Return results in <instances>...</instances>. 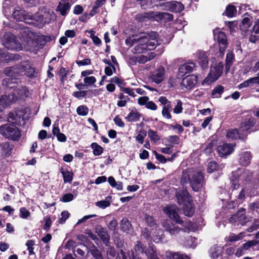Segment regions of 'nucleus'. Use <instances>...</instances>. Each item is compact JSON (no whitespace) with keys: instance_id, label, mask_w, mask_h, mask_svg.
<instances>
[{"instance_id":"f3484780","label":"nucleus","mask_w":259,"mask_h":259,"mask_svg":"<svg viewBox=\"0 0 259 259\" xmlns=\"http://www.w3.org/2000/svg\"><path fill=\"white\" fill-rule=\"evenodd\" d=\"M196 62L199 64L202 69L207 67L208 65V56L204 51H198L195 53Z\"/></svg>"},{"instance_id":"052dcab7","label":"nucleus","mask_w":259,"mask_h":259,"mask_svg":"<svg viewBox=\"0 0 259 259\" xmlns=\"http://www.w3.org/2000/svg\"><path fill=\"white\" fill-rule=\"evenodd\" d=\"M215 145L214 142H211L209 143H208L206 147L204 149V152L207 154L208 155L210 154L212 152V149L213 146Z\"/></svg>"},{"instance_id":"72a5a7b5","label":"nucleus","mask_w":259,"mask_h":259,"mask_svg":"<svg viewBox=\"0 0 259 259\" xmlns=\"http://www.w3.org/2000/svg\"><path fill=\"white\" fill-rule=\"evenodd\" d=\"M140 115L138 112L132 111L125 118L129 122H134L138 121L140 119Z\"/></svg>"},{"instance_id":"49530a36","label":"nucleus","mask_w":259,"mask_h":259,"mask_svg":"<svg viewBox=\"0 0 259 259\" xmlns=\"http://www.w3.org/2000/svg\"><path fill=\"white\" fill-rule=\"evenodd\" d=\"M96 205L98 207L104 209L110 206V202L107 199H106L105 200L97 202Z\"/></svg>"},{"instance_id":"39448f33","label":"nucleus","mask_w":259,"mask_h":259,"mask_svg":"<svg viewBox=\"0 0 259 259\" xmlns=\"http://www.w3.org/2000/svg\"><path fill=\"white\" fill-rule=\"evenodd\" d=\"M163 210L170 219L175 221L176 223L182 225L185 228L184 229L185 232H194L197 230V226L196 224L190 222L187 219L183 220L180 217L178 213V208L176 206H167L163 209Z\"/></svg>"},{"instance_id":"4d7b16f0","label":"nucleus","mask_w":259,"mask_h":259,"mask_svg":"<svg viewBox=\"0 0 259 259\" xmlns=\"http://www.w3.org/2000/svg\"><path fill=\"white\" fill-rule=\"evenodd\" d=\"M145 219L149 226L150 227H154L156 226V224L153 217L148 215H146Z\"/></svg>"},{"instance_id":"864d4df0","label":"nucleus","mask_w":259,"mask_h":259,"mask_svg":"<svg viewBox=\"0 0 259 259\" xmlns=\"http://www.w3.org/2000/svg\"><path fill=\"white\" fill-rule=\"evenodd\" d=\"M183 111L182 102L181 100H178L177 101V105L174 109V112L176 114H180Z\"/></svg>"},{"instance_id":"c9c22d12","label":"nucleus","mask_w":259,"mask_h":259,"mask_svg":"<svg viewBox=\"0 0 259 259\" xmlns=\"http://www.w3.org/2000/svg\"><path fill=\"white\" fill-rule=\"evenodd\" d=\"M227 137L229 139H240V135L237 129H230L229 130L226 135Z\"/></svg>"},{"instance_id":"ddd939ff","label":"nucleus","mask_w":259,"mask_h":259,"mask_svg":"<svg viewBox=\"0 0 259 259\" xmlns=\"http://www.w3.org/2000/svg\"><path fill=\"white\" fill-rule=\"evenodd\" d=\"M5 39L6 40L5 46L8 49L16 51L21 49V45L14 35L11 33L7 34L5 36Z\"/></svg>"},{"instance_id":"4c0bfd02","label":"nucleus","mask_w":259,"mask_h":259,"mask_svg":"<svg viewBox=\"0 0 259 259\" xmlns=\"http://www.w3.org/2000/svg\"><path fill=\"white\" fill-rule=\"evenodd\" d=\"M154 57V55L153 53H150L147 56L142 55L138 57V62L139 63H145L148 61L152 59Z\"/></svg>"},{"instance_id":"4468645a","label":"nucleus","mask_w":259,"mask_h":259,"mask_svg":"<svg viewBox=\"0 0 259 259\" xmlns=\"http://www.w3.org/2000/svg\"><path fill=\"white\" fill-rule=\"evenodd\" d=\"M213 34L219 44L220 53L223 54L227 46L226 36L224 32L220 31L219 29L214 30Z\"/></svg>"},{"instance_id":"2f4dec72","label":"nucleus","mask_w":259,"mask_h":259,"mask_svg":"<svg viewBox=\"0 0 259 259\" xmlns=\"http://www.w3.org/2000/svg\"><path fill=\"white\" fill-rule=\"evenodd\" d=\"M143 251L144 247H143V245L141 242L137 241L135 246L134 250H132V253L134 252V255L136 256V257H140L139 255H140L141 253H143Z\"/></svg>"},{"instance_id":"603ef678","label":"nucleus","mask_w":259,"mask_h":259,"mask_svg":"<svg viewBox=\"0 0 259 259\" xmlns=\"http://www.w3.org/2000/svg\"><path fill=\"white\" fill-rule=\"evenodd\" d=\"M30 215V212L25 207H21L20 209V217L22 219H26Z\"/></svg>"},{"instance_id":"c756f323","label":"nucleus","mask_w":259,"mask_h":259,"mask_svg":"<svg viewBox=\"0 0 259 259\" xmlns=\"http://www.w3.org/2000/svg\"><path fill=\"white\" fill-rule=\"evenodd\" d=\"M145 253L148 259H159L155 249L152 246H150L146 250Z\"/></svg>"},{"instance_id":"a878e982","label":"nucleus","mask_w":259,"mask_h":259,"mask_svg":"<svg viewBox=\"0 0 259 259\" xmlns=\"http://www.w3.org/2000/svg\"><path fill=\"white\" fill-rule=\"evenodd\" d=\"M22 120V117L20 114L16 112H11L9 113L8 117V121L15 124H20Z\"/></svg>"},{"instance_id":"b1692460","label":"nucleus","mask_w":259,"mask_h":259,"mask_svg":"<svg viewBox=\"0 0 259 259\" xmlns=\"http://www.w3.org/2000/svg\"><path fill=\"white\" fill-rule=\"evenodd\" d=\"M96 232L103 241L107 244L109 241V236L107 234V231L104 228L98 227L96 228Z\"/></svg>"},{"instance_id":"13d9d810","label":"nucleus","mask_w":259,"mask_h":259,"mask_svg":"<svg viewBox=\"0 0 259 259\" xmlns=\"http://www.w3.org/2000/svg\"><path fill=\"white\" fill-rule=\"evenodd\" d=\"M83 81L86 85H92L96 82V79L94 76H88L84 78Z\"/></svg>"},{"instance_id":"dca6fc26","label":"nucleus","mask_w":259,"mask_h":259,"mask_svg":"<svg viewBox=\"0 0 259 259\" xmlns=\"http://www.w3.org/2000/svg\"><path fill=\"white\" fill-rule=\"evenodd\" d=\"M197 83V77L194 75H188L184 77L181 83L182 89L191 90L195 87Z\"/></svg>"},{"instance_id":"de8ad7c7","label":"nucleus","mask_w":259,"mask_h":259,"mask_svg":"<svg viewBox=\"0 0 259 259\" xmlns=\"http://www.w3.org/2000/svg\"><path fill=\"white\" fill-rule=\"evenodd\" d=\"M258 243V241H256V240H250L243 244L242 247L244 249V251H246V250H248L251 247L254 246Z\"/></svg>"},{"instance_id":"79ce46f5","label":"nucleus","mask_w":259,"mask_h":259,"mask_svg":"<svg viewBox=\"0 0 259 259\" xmlns=\"http://www.w3.org/2000/svg\"><path fill=\"white\" fill-rule=\"evenodd\" d=\"M76 112L79 115L85 116L88 114L89 108L86 106L81 105L77 107Z\"/></svg>"},{"instance_id":"774afa93","label":"nucleus","mask_w":259,"mask_h":259,"mask_svg":"<svg viewBox=\"0 0 259 259\" xmlns=\"http://www.w3.org/2000/svg\"><path fill=\"white\" fill-rule=\"evenodd\" d=\"M249 208L250 210L256 211L257 213H259V203L253 202L249 205Z\"/></svg>"},{"instance_id":"473e14b6","label":"nucleus","mask_w":259,"mask_h":259,"mask_svg":"<svg viewBox=\"0 0 259 259\" xmlns=\"http://www.w3.org/2000/svg\"><path fill=\"white\" fill-rule=\"evenodd\" d=\"M245 236L244 232H241L238 234H230L228 238V240L230 242H236L242 239Z\"/></svg>"},{"instance_id":"cd10ccee","label":"nucleus","mask_w":259,"mask_h":259,"mask_svg":"<svg viewBox=\"0 0 259 259\" xmlns=\"http://www.w3.org/2000/svg\"><path fill=\"white\" fill-rule=\"evenodd\" d=\"M121 229L125 232L130 233L132 230V225L126 218H123L120 222Z\"/></svg>"},{"instance_id":"0eeeda50","label":"nucleus","mask_w":259,"mask_h":259,"mask_svg":"<svg viewBox=\"0 0 259 259\" xmlns=\"http://www.w3.org/2000/svg\"><path fill=\"white\" fill-rule=\"evenodd\" d=\"M178 202L183 205L184 213L186 216L191 217L194 211L192 204V199L186 190H181L176 193Z\"/></svg>"},{"instance_id":"338daca9","label":"nucleus","mask_w":259,"mask_h":259,"mask_svg":"<svg viewBox=\"0 0 259 259\" xmlns=\"http://www.w3.org/2000/svg\"><path fill=\"white\" fill-rule=\"evenodd\" d=\"M91 254L96 259H103L101 253L100 251L97 249H92L91 251Z\"/></svg>"},{"instance_id":"423d86ee","label":"nucleus","mask_w":259,"mask_h":259,"mask_svg":"<svg viewBox=\"0 0 259 259\" xmlns=\"http://www.w3.org/2000/svg\"><path fill=\"white\" fill-rule=\"evenodd\" d=\"M28 94L29 92L26 87L15 88L11 94L1 97L0 105L5 108L8 107L18 99L27 97Z\"/></svg>"},{"instance_id":"bb28decb","label":"nucleus","mask_w":259,"mask_h":259,"mask_svg":"<svg viewBox=\"0 0 259 259\" xmlns=\"http://www.w3.org/2000/svg\"><path fill=\"white\" fill-rule=\"evenodd\" d=\"M150 235L155 242L158 243L161 241L163 231L160 229L152 230L150 232Z\"/></svg>"},{"instance_id":"bf43d9fd","label":"nucleus","mask_w":259,"mask_h":259,"mask_svg":"<svg viewBox=\"0 0 259 259\" xmlns=\"http://www.w3.org/2000/svg\"><path fill=\"white\" fill-rule=\"evenodd\" d=\"M115 71V68L113 65L108 66L105 68V73L108 76H111Z\"/></svg>"},{"instance_id":"9b49d317","label":"nucleus","mask_w":259,"mask_h":259,"mask_svg":"<svg viewBox=\"0 0 259 259\" xmlns=\"http://www.w3.org/2000/svg\"><path fill=\"white\" fill-rule=\"evenodd\" d=\"M223 68V64L222 62H219L211 65L210 72L204 79L203 84H210L217 80L222 74Z\"/></svg>"},{"instance_id":"c85d7f7f","label":"nucleus","mask_w":259,"mask_h":259,"mask_svg":"<svg viewBox=\"0 0 259 259\" xmlns=\"http://www.w3.org/2000/svg\"><path fill=\"white\" fill-rule=\"evenodd\" d=\"M166 256L168 259H190L187 255L179 252H167Z\"/></svg>"},{"instance_id":"58836bf2","label":"nucleus","mask_w":259,"mask_h":259,"mask_svg":"<svg viewBox=\"0 0 259 259\" xmlns=\"http://www.w3.org/2000/svg\"><path fill=\"white\" fill-rule=\"evenodd\" d=\"M233 60H234V55H233V53L231 51H228L227 54L226 59V66L227 69H229Z\"/></svg>"},{"instance_id":"09e8293b","label":"nucleus","mask_w":259,"mask_h":259,"mask_svg":"<svg viewBox=\"0 0 259 259\" xmlns=\"http://www.w3.org/2000/svg\"><path fill=\"white\" fill-rule=\"evenodd\" d=\"M64 181L65 183L71 182L72 180V174L68 171H62Z\"/></svg>"},{"instance_id":"20e7f679","label":"nucleus","mask_w":259,"mask_h":259,"mask_svg":"<svg viewBox=\"0 0 259 259\" xmlns=\"http://www.w3.org/2000/svg\"><path fill=\"white\" fill-rule=\"evenodd\" d=\"M181 183L182 185L189 183L194 191H200L204 185L203 174L198 169H186L183 171Z\"/></svg>"},{"instance_id":"ea45409f","label":"nucleus","mask_w":259,"mask_h":259,"mask_svg":"<svg viewBox=\"0 0 259 259\" xmlns=\"http://www.w3.org/2000/svg\"><path fill=\"white\" fill-rule=\"evenodd\" d=\"M148 135L151 141L154 143H156L160 140V137L157 135L156 132L152 130L148 131Z\"/></svg>"},{"instance_id":"a211bd4d","label":"nucleus","mask_w":259,"mask_h":259,"mask_svg":"<svg viewBox=\"0 0 259 259\" xmlns=\"http://www.w3.org/2000/svg\"><path fill=\"white\" fill-rule=\"evenodd\" d=\"M234 146L235 145L232 144L223 143L218 147L217 151L220 156H225L230 154L233 151Z\"/></svg>"},{"instance_id":"e2e57ef3","label":"nucleus","mask_w":259,"mask_h":259,"mask_svg":"<svg viewBox=\"0 0 259 259\" xmlns=\"http://www.w3.org/2000/svg\"><path fill=\"white\" fill-rule=\"evenodd\" d=\"M167 141L172 144H178L180 141V138L177 136H170L167 138Z\"/></svg>"},{"instance_id":"7c9ffc66","label":"nucleus","mask_w":259,"mask_h":259,"mask_svg":"<svg viewBox=\"0 0 259 259\" xmlns=\"http://www.w3.org/2000/svg\"><path fill=\"white\" fill-rule=\"evenodd\" d=\"M251 25V21L249 18L245 17L243 18L242 20V22L240 25V29L245 33L246 32L248 29L250 27Z\"/></svg>"},{"instance_id":"aec40b11","label":"nucleus","mask_w":259,"mask_h":259,"mask_svg":"<svg viewBox=\"0 0 259 259\" xmlns=\"http://www.w3.org/2000/svg\"><path fill=\"white\" fill-rule=\"evenodd\" d=\"M229 221L232 223L238 222L241 225H244L246 222V217L244 214V210L242 209L238 211L230 218Z\"/></svg>"},{"instance_id":"2eb2a0df","label":"nucleus","mask_w":259,"mask_h":259,"mask_svg":"<svg viewBox=\"0 0 259 259\" xmlns=\"http://www.w3.org/2000/svg\"><path fill=\"white\" fill-rule=\"evenodd\" d=\"M160 6L163 7V10L169 11L172 12H180L184 9V6L181 3L176 1H171L160 4Z\"/></svg>"},{"instance_id":"6e6d98bb","label":"nucleus","mask_w":259,"mask_h":259,"mask_svg":"<svg viewBox=\"0 0 259 259\" xmlns=\"http://www.w3.org/2000/svg\"><path fill=\"white\" fill-rule=\"evenodd\" d=\"M74 197L71 193H67L60 198V200L64 202H68L72 201Z\"/></svg>"},{"instance_id":"e433bc0d","label":"nucleus","mask_w":259,"mask_h":259,"mask_svg":"<svg viewBox=\"0 0 259 259\" xmlns=\"http://www.w3.org/2000/svg\"><path fill=\"white\" fill-rule=\"evenodd\" d=\"M224 88L222 85H218L212 91L211 93V96L213 98H219L223 93Z\"/></svg>"},{"instance_id":"5fc2aeb1","label":"nucleus","mask_w":259,"mask_h":259,"mask_svg":"<svg viewBox=\"0 0 259 259\" xmlns=\"http://www.w3.org/2000/svg\"><path fill=\"white\" fill-rule=\"evenodd\" d=\"M218 168L217 163L214 161L210 162L207 166V172L212 173Z\"/></svg>"},{"instance_id":"c03bdc74","label":"nucleus","mask_w":259,"mask_h":259,"mask_svg":"<svg viewBox=\"0 0 259 259\" xmlns=\"http://www.w3.org/2000/svg\"><path fill=\"white\" fill-rule=\"evenodd\" d=\"M195 67V64L193 63H189L184 64L182 65L181 67H180V70H185L186 71V73L190 72L193 71L194 68Z\"/></svg>"},{"instance_id":"6e6552de","label":"nucleus","mask_w":259,"mask_h":259,"mask_svg":"<svg viewBox=\"0 0 259 259\" xmlns=\"http://www.w3.org/2000/svg\"><path fill=\"white\" fill-rule=\"evenodd\" d=\"M136 18L139 21H146L147 19L153 18L156 21L166 22L171 21L174 17L172 15L165 12H150L138 14Z\"/></svg>"},{"instance_id":"412c9836","label":"nucleus","mask_w":259,"mask_h":259,"mask_svg":"<svg viewBox=\"0 0 259 259\" xmlns=\"http://www.w3.org/2000/svg\"><path fill=\"white\" fill-rule=\"evenodd\" d=\"M69 1L70 0L62 1L60 2L57 8V10L63 16L65 15L70 8Z\"/></svg>"},{"instance_id":"6ab92c4d","label":"nucleus","mask_w":259,"mask_h":259,"mask_svg":"<svg viewBox=\"0 0 259 259\" xmlns=\"http://www.w3.org/2000/svg\"><path fill=\"white\" fill-rule=\"evenodd\" d=\"M162 226L165 231L168 232L171 235H177L181 230L178 227L176 226L169 220L164 221L162 223Z\"/></svg>"},{"instance_id":"a18cd8bd","label":"nucleus","mask_w":259,"mask_h":259,"mask_svg":"<svg viewBox=\"0 0 259 259\" xmlns=\"http://www.w3.org/2000/svg\"><path fill=\"white\" fill-rule=\"evenodd\" d=\"M171 105H166V106H163L162 110V116L167 118L170 119L171 118V114L170 113V109Z\"/></svg>"},{"instance_id":"37998d69","label":"nucleus","mask_w":259,"mask_h":259,"mask_svg":"<svg viewBox=\"0 0 259 259\" xmlns=\"http://www.w3.org/2000/svg\"><path fill=\"white\" fill-rule=\"evenodd\" d=\"M236 13V8L232 5H229L226 9V14L228 17H232Z\"/></svg>"},{"instance_id":"680f3d73","label":"nucleus","mask_w":259,"mask_h":259,"mask_svg":"<svg viewBox=\"0 0 259 259\" xmlns=\"http://www.w3.org/2000/svg\"><path fill=\"white\" fill-rule=\"evenodd\" d=\"M149 100V97L147 96L141 97L138 100V103L141 106H146Z\"/></svg>"},{"instance_id":"69168bd1","label":"nucleus","mask_w":259,"mask_h":259,"mask_svg":"<svg viewBox=\"0 0 259 259\" xmlns=\"http://www.w3.org/2000/svg\"><path fill=\"white\" fill-rule=\"evenodd\" d=\"M107 255L108 259H116V254L115 250L112 248L108 250L107 252Z\"/></svg>"},{"instance_id":"a19ab883","label":"nucleus","mask_w":259,"mask_h":259,"mask_svg":"<svg viewBox=\"0 0 259 259\" xmlns=\"http://www.w3.org/2000/svg\"><path fill=\"white\" fill-rule=\"evenodd\" d=\"M197 244V239L191 236L189 237L186 242L185 245L189 247L194 248Z\"/></svg>"},{"instance_id":"f03ea898","label":"nucleus","mask_w":259,"mask_h":259,"mask_svg":"<svg viewBox=\"0 0 259 259\" xmlns=\"http://www.w3.org/2000/svg\"><path fill=\"white\" fill-rule=\"evenodd\" d=\"M157 36L155 32H152L136 37H130L125 40V44L129 47L134 46L132 50L133 53H144L147 50H152L156 47L159 44Z\"/></svg>"},{"instance_id":"7ed1b4c3","label":"nucleus","mask_w":259,"mask_h":259,"mask_svg":"<svg viewBox=\"0 0 259 259\" xmlns=\"http://www.w3.org/2000/svg\"><path fill=\"white\" fill-rule=\"evenodd\" d=\"M24 72L30 77L35 76L36 74L35 69L31 67L27 62L23 63L15 67L6 68L5 70V73L8 77L3 80V85L8 88H14V86L11 85L14 82L13 77H16L23 74Z\"/></svg>"},{"instance_id":"8fccbe9b","label":"nucleus","mask_w":259,"mask_h":259,"mask_svg":"<svg viewBox=\"0 0 259 259\" xmlns=\"http://www.w3.org/2000/svg\"><path fill=\"white\" fill-rule=\"evenodd\" d=\"M253 85H254L253 81L252 78H250L240 83L238 85V88L240 89L244 88H247L249 86H252Z\"/></svg>"},{"instance_id":"9d476101","label":"nucleus","mask_w":259,"mask_h":259,"mask_svg":"<svg viewBox=\"0 0 259 259\" xmlns=\"http://www.w3.org/2000/svg\"><path fill=\"white\" fill-rule=\"evenodd\" d=\"M232 175L231 181L232 183L231 188L232 193H233L234 190L238 188L240 185L239 183L246 181L250 176V173L248 170L239 168L237 171L233 172ZM232 194H233V193H232ZM234 195H235V192Z\"/></svg>"},{"instance_id":"4be33fe9","label":"nucleus","mask_w":259,"mask_h":259,"mask_svg":"<svg viewBox=\"0 0 259 259\" xmlns=\"http://www.w3.org/2000/svg\"><path fill=\"white\" fill-rule=\"evenodd\" d=\"M251 159V155L250 152H242L240 154L239 162L243 166H247L250 163Z\"/></svg>"},{"instance_id":"393cba45","label":"nucleus","mask_w":259,"mask_h":259,"mask_svg":"<svg viewBox=\"0 0 259 259\" xmlns=\"http://www.w3.org/2000/svg\"><path fill=\"white\" fill-rule=\"evenodd\" d=\"M223 247L217 245L212 246L209 250V255L211 258L215 259L222 254Z\"/></svg>"},{"instance_id":"f8f14e48","label":"nucleus","mask_w":259,"mask_h":259,"mask_svg":"<svg viewBox=\"0 0 259 259\" xmlns=\"http://www.w3.org/2000/svg\"><path fill=\"white\" fill-rule=\"evenodd\" d=\"M166 71L163 67L160 66L154 69L150 74V79L156 84L163 81L165 78Z\"/></svg>"},{"instance_id":"f704fd0d","label":"nucleus","mask_w":259,"mask_h":259,"mask_svg":"<svg viewBox=\"0 0 259 259\" xmlns=\"http://www.w3.org/2000/svg\"><path fill=\"white\" fill-rule=\"evenodd\" d=\"M91 147L93 149L94 155L95 156H99L103 152V148L97 143H93L91 145Z\"/></svg>"},{"instance_id":"0e129e2a","label":"nucleus","mask_w":259,"mask_h":259,"mask_svg":"<svg viewBox=\"0 0 259 259\" xmlns=\"http://www.w3.org/2000/svg\"><path fill=\"white\" fill-rule=\"evenodd\" d=\"M73 96L75 97L80 99L81 98H83L86 96L87 95V92L85 91H76L74 92L73 93Z\"/></svg>"},{"instance_id":"5701e85b","label":"nucleus","mask_w":259,"mask_h":259,"mask_svg":"<svg viewBox=\"0 0 259 259\" xmlns=\"http://www.w3.org/2000/svg\"><path fill=\"white\" fill-rule=\"evenodd\" d=\"M256 122V119L254 118H250L241 123L240 129L242 131H248L251 130Z\"/></svg>"},{"instance_id":"f257e3e1","label":"nucleus","mask_w":259,"mask_h":259,"mask_svg":"<svg viewBox=\"0 0 259 259\" xmlns=\"http://www.w3.org/2000/svg\"><path fill=\"white\" fill-rule=\"evenodd\" d=\"M4 13L6 16H9L13 9L12 16L17 21H24L26 23L34 25H42L49 23L50 18L44 15L36 14L34 16L26 13L20 7L13 8L10 6V1L6 0L3 4Z\"/></svg>"},{"instance_id":"1a4fd4ad","label":"nucleus","mask_w":259,"mask_h":259,"mask_svg":"<svg viewBox=\"0 0 259 259\" xmlns=\"http://www.w3.org/2000/svg\"><path fill=\"white\" fill-rule=\"evenodd\" d=\"M0 134L13 141H18L21 137L19 130L14 124L7 123L0 126Z\"/></svg>"},{"instance_id":"3c124183","label":"nucleus","mask_w":259,"mask_h":259,"mask_svg":"<svg viewBox=\"0 0 259 259\" xmlns=\"http://www.w3.org/2000/svg\"><path fill=\"white\" fill-rule=\"evenodd\" d=\"M146 136V133L145 132L140 131L139 133L136 137V140L138 143H140L141 144H142L144 142Z\"/></svg>"}]
</instances>
